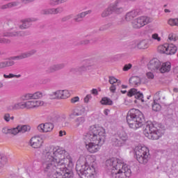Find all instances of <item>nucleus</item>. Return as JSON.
I'll use <instances>...</instances> for the list:
<instances>
[{
	"instance_id": "obj_64",
	"label": "nucleus",
	"mask_w": 178,
	"mask_h": 178,
	"mask_svg": "<svg viewBox=\"0 0 178 178\" xmlns=\"http://www.w3.org/2000/svg\"><path fill=\"white\" fill-rule=\"evenodd\" d=\"M91 94H92L93 95H98V90L92 89L91 90Z\"/></svg>"
},
{
	"instance_id": "obj_48",
	"label": "nucleus",
	"mask_w": 178,
	"mask_h": 178,
	"mask_svg": "<svg viewBox=\"0 0 178 178\" xmlns=\"http://www.w3.org/2000/svg\"><path fill=\"white\" fill-rule=\"evenodd\" d=\"M115 170H111V176L113 178H119V170H116V171H113Z\"/></svg>"
},
{
	"instance_id": "obj_5",
	"label": "nucleus",
	"mask_w": 178,
	"mask_h": 178,
	"mask_svg": "<svg viewBox=\"0 0 178 178\" xmlns=\"http://www.w3.org/2000/svg\"><path fill=\"white\" fill-rule=\"evenodd\" d=\"M129 0H116L102 12L101 17L105 18L108 17L111 15H113V13L115 15L123 13L124 10L123 6H126Z\"/></svg>"
},
{
	"instance_id": "obj_37",
	"label": "nucleus",
	"mask_w": 178,
	"mask_h": 178,
	"mask_svg": "<svg viewBox=\"0 0 178 178\" xmlns=\"http://www.w3.org/2000/svg\"><path fill=\"white\" fill-rule=\"evenodd\" d=\"M33 99V93L25 94L19 97V101H29Z\"/></svg>"
},
{
	"instance_id": "obj_43",
	"label": "nucleus",
	"mask_w": 178,
	"mask_h": 178,
	"mask_svg": "<svg viewBox=\"0 0 178 178\" xmlns=\"http://www.w3.org/2000/svg\"><path fill=\"white\" fill-rule=\"evenodd\" d=\"M53 65L54 66L56 72H58V70H62V69H64L65 66H66L65 63L55 64Z\"/></svg>"
},
{
	"instance_id": "obj_4",
	"label": "nucleus",
	"mask_w": 178,
	"mask_h": 178,
	"mask_svg": "<svg viewBox=\"0 0 178 178\" xmlns=\"http://www.w3.org/2000/svg\"><path fill=\"white\" fill-rule=\"evenodd\" d=\"M127 122L131 129L137 130V129H140L144 125L145 118H144V114L140 110L131 108L127 113Z\"/></svg>"
},
{
	"instance_id": "obj_3",
	"label": "nucleus",
	"mask_w": 178,
	"mask_h": 178,
	"mask_svg": "<svg viewBox=\"0 0 178 178\" xmlns=\"http://www.w3.org/2000/svg\"><path fill=\"white\" fill-rule=\"evenodd\" d=\"M106 165L109 170H118L119 178H127L131 176V170L127 168V165L120 159H111L106 161Z\"/></svg>"
},
{
	"instance_id": "obj_18",
	"label": "nucleus",
	"mask_w": 178,
	"mask_h": 178,
	"mask_svg": "<svg viewBox=\"0 0 178 178\" xmlns=\"http://www.w3.org/2000/svg\"><path fill=\"white\" fill-rule=\"evenodd\" d=\"M149 70L151 72H159L161 67V61L157 58H154L149 61V63L147 65Z\"/></svg>"
},
{
	"instance_id": "obj_2",
	"label": "nucleus",
	"mask_w": 178,
	"mask_h": 178,
	"mask_svg": "<svg viewBox=\"0 0 178 178\" xmlns=\"http://www.w3.org/2000/svg\"><path fill=\"white\" fill-rule=\"evenodd\" d=\"M86 148L90 154H95L99 151L106 140L105 129L98 125L90 126L88 132L83 137Z\"/></svg>"
},
{
	"instance_id": "obj_59",
	"label": "nucleus",
	"mask_w": 178,
	"mask_h": 178,
	"mask_svg": "<svg viewBox=\"0 0 178 178\" xmlns=\"http://www.w3.org/2000/svg\"><path fill=\"white\" fill-rule=\"evenodd\" d=\"M80 101V98L79 97H74L71 99L72 104H76V102H79Z\"/></svg>"
},
{
	"instance_id": "obj_14",
	"label": "nucleus",
	"mask_w": 178,
	"mask_h": 178,
	"mask_svg": "<svg viewBox=\"0 0 178 178\" xmlns=\"http://www.w3.org/2000/svg\"><path fill=\"white\" fill-rule=\"evenodd\" d=\"M63 12V7H58L56 8H44L40 10V15L42 16L49 15H58Z\"/></svg>"
},
{
	"instance_id": "obj_13",
	"label": "nucleus",
	"mask_w": 178,
	"mask_h": 178,
	"mask_svg": "<svg viewBox=\"0 0 178 178\" xmlns=\"http://www.w3.org/2000/svg\"><path fill=\"white\" fill-rule=\"evenodd\" d=\"M37 54V50L31 49L29 51L24 52L19 56H12L8 58V60H22V59H26L35 55Z\"/></svg>"
},
{
	"instance_id": "obj_49",
	"label": "nucleus",
	"mask_w": 178,
	"mask_h": 178,
	"mask_svg": "<svg viewBox=\"0 0 178 178\" xmlns=\"http://www.w3.org/2000/svg\"><path fill=\"white\" fill-rule=\"evenodd\" d=\"M88 44H90V40H83L78 42V45H88Z\"/></svg>"
},
{
	"instance_id": "obj_20",
	"label": "nucleus",
	"mask_w": 178,
	"mask_h": 178,
	"mask_svg": "<svg viewBox=\"0 0 178 178\" xmlns=\"http://www.w3.org/2000/svg\"><path fill=\"white\" fill-rule=\"evenodd\" d=\"M30 143L33 148H41L44 140L40 136H35L31 138Z\"/></svg>"
},
{
	"instance_id": "obj_42",
	"label": "nucleus",
	"mask_w": 178,
	"mask_h": 178,
	"mask_svg": "<svg viewBox=\"0 0 178 178\" xmlns=\"http://www.w3.org/2000/svg\"><path fill=\"white\" fill-rule=\"evenodd\" d=\"M53 65L54 66L56 72H58V70H62V69H64L65 66H66L65 63L55 64Z\"/></svg>"
},
{
	"instance_id": "obj_41",
	"label": "nucleus",
	"mask_w": 178,
	"mask_h": 178,
	"mask_svg": "<svg viewBox=\"0 0 178 178\" xmlns=\"http://www.w3.org/2000/svg\"><path fill=\"white\" fill-rule=\"evenodd\" d=\"M80 114L81 113H78L77 108H75V109L72 110L71 113H70L69 118H70V119H74L75 116H80Z\"/></svg>"
},
{
	"instance_id": "obj_40",
	"label": "nucleus",
	"mask_w": 178,
	"mask_h": 178,
	"mask_svg": "<svg viewBox=\"0 0 178 178\" xmlns=\"http://www.w3.org/2000/svg\"><path fill=\"white\" fill-rule=\"evenodd\" d=\"M111 27H112V23L104 24L99 27V31H106V30H108V29H111Z\"/></svg>"
},
{
	"instance_id": "obj_34",
	"label": "nucleus",
	"mask_w": 178,
	"mask_h": 178,
	"mask_svg": "<svg viewBox=\"0 0 178 178\" xmlns=\"http://www.w3.org/2000/svg\"><path fill=\"white\" fill-rule=\"evenodd\" d=\"M148 47V40H143L140 42H138V49H147Z\"/></svg>"
},
{
	"instance_id": "obj_11",
	"label": "nucleus",
	"mask_w": 178,
	"mask_h": 178,
	"mask_svg": "<svg viewBox=\"0 0 178 178\" xmlns=\"http://www.w3.org/2000/svg\"><path fill=\"white\" fill-rule=\"evenodd\" d=\"M160 54H165L166 55H175L177 51V47L173 44L165 43L158 47Z\"/></svg>"
},
{
	"instance_id": "obj_26",
	"label": "nucleus",
	"mask_w": 178,
	"mask_h": 178,
	"mask_svg": "<svg viewBox=\"0 0 178 178\" xmlns=\"http://www.w3.org/2000/svg\"><path fill=\"white\" fill-rule=\"evenodd\" d=\"M15 130H17V134H19V133L30 131V130H31V127L29 125H18L15 127Z\"/></svg>"
},
{
	"instance_id": "obj_62",
	"label": "nucleus",
	"mask_w": 178,
	"mask_h": 178,
	"mask_svg": "<svg viewBox=\"0 0 178 178\" xmlns=\"http://www.w3.org/2000/svg\"><path fill=\"white\" fill-rule=\"evenodd\" d=\"M147 79H154V74L152 72H147Z\"/></svg>"
},
{
	"instance_id": "obj_46",
	"label": "nucleus",
	"mask_w": 178,
	"mask_h": 178,
	"mask_svg": "<svg viewBox=\"0 0 178 178\" xmlns=\"http://www.w3.org/2000/svg\"><path fill=\"white\" fill-rule=\"evenodd\" d=\"M70 19H73V14H70V15H68L65 17H63L62 19H61V22L63 23H65V22H67L69 20H70Z\"/></svg>"
},
{
	"instance_id": "obj_17",
	"label": "nucleus",
	"mask_w": 178,
	"mask_h": 178,
	"mask_svg": "<svg viewBox=\"0 0 178 178\" xmlns=\"http://www.w3.org/2000/svg\"><path fill=\"white\" fill-rule=\"evenodd\" d=\"M37 129L38 131H40V133H48L54 130V124L51 122L40 124L38 126Z\"/></svg>"
},
{
	"instance_id": "obj_63",
	"label": "nucleus",
	"mask_w": 178,
	"mask_h": 178,
	"mask_svg": "<svg viewBox=\"0 0 178 178\" xmlns=\"http://www.w3.org/2000/svg\"><path fill=\"white\" fill-rule=\"evenodd\" d=\"M6 67L5 61L0 62V69H5Z\"/></svg>"
},
{
	"instance_id": "obj_50",
	"label": "nucleus",
	"mask_w": 178,
	"mask_h": 178,
	"mask_svg": "<svg viewBox=\"0 0 178 178\" xmlns=\"http://www.w3.org/2000/svg\"><path fill=\"white\" fill-rule=\"evenodd\" d=\"M6 67H10V66H14L15 65V61L12 60H9L8 61H4Z\"/></svg>"
},
{
	"instance_id": "obj_23",
	"label": "nucleus",
	"mask_w": 178,
	"mask_h": 178,
	"mask_svg": "<svg viewBox=\"0 0 178 178\" xmlns=\"http://www.w3.org/2000/svg\"><path fill=\"white\" fill-rule=\"evenodd\" d=\"M85 65H86L89 72L95 70V69H97V61L94 58L86 60Z\"/></svg>"
},
{
	"instance_id": "obj_44",
	"label": "nucleus",
	"mask_w": 178,
	"mask_h": 178,
	"mask_svg": "<svg viewBox=\"0 0 178 178\" xmlns=\"http://www.w3.org/2000/svg\"><path fill=\"white\" fill-rule=\"evenodd\" d=\"M168 24L170 26H178V18H171L168 20Z\"/></svg>"
},
{
	"instance_id": "obj_24",
	"label": "nucleus",
	"mask_w": 178,
	"mask_h": 178,
	"mask_svg": "<svg viewBox=\"0 0 178 178\" xmlns=\"http://www.w3.org/2000/svg\"><path fill=\"white\" fill-rule=\"evenodd\" d=\"M44 105V102L37 100H31L26 102V109H31L33 108H37V106H41Z\"/></svg>"
},
{
	"instance_id": "obj_28",
	"label": "nucleus",
	"mask_w": 178,
	"mask_h": 178,
	"mask_svg": "<svg viewBox=\"0 0 178 178\" xmlns=\"http://www.w3.org/2000/svg\"><path fill=\"white\" fill-rule=\"evenodd\" d=\"M22 35L23 33L22 31H10L3 33V37H22Z\"/></svg>"
},
{
	"instance_id": "obj_16",
	"label": "nucleus",
	"mask_w": 178,
	"mask_h": 178,
	"mask_svg": "<svg viewBox=\"0 0 178 178\" xmlns=\"http://www.w3.org/2000/svg\"><path fill=\"white\" fill-rule=\"evenodd\" d=\"M19 109H27L26 102L14 103L7 106V111H19Z\"/></svg>"
},
{
	"instance_id": "obj_39",
	"label": "nucleus",
	"mask_w": 178,
	"mask_h": 178,
	"mask_svg": "<svg viewBox=\"0 0 178 178\" xmlns=\"http://www.w3.org/2000/svg\"><path fill=\"white\" fill-rule=\"evenodd\" d=\"M33 99H40L44 97V93L42 92L38 91L35 93H32Z\"/></svg>"
},
{
	"instance_id": "obj_22",
	"label": "nucleus",
	"mask_w": 178,
	"mask_h": 178,
	"mask_svg": "<svg viewBox=\"0 0 178 178\" xmlns=\"http://www.w3.org/2000/svg\"><path fill=\"white\" fill-rule=\"evenodd\" d=\"M91 12L92 11L89 10L77 14L73 19L74 22H75V23H81V22H83L84 17L87 16V15L91 14Z\"/></svg>"
},
{
	"instance_id": "obj_33",
	"label": "nucleus",
	"mask_w": 178,
	"mask_h": 178,
	"mask_svg": "<svg viewBox=\"0 0 178 178\" xmlns=\"http://www.w3.org/2000/svg\"><path fill=\"white\" fill-rule=\"evenodd\" d=\"M86 122V118L85 117H79L74 120V129H79L81 124H83V123Z\"/></svg>"
},
{
	"instance_id": "obj_30",
	"label": "nucleus",
	"mask_w": 178,
	"mask_h": 178,
	"mask_svg": "<svg viewBox=\"0 0 178 178\" xmlns=\"http://www.w3.org/2000/svg\"><path fill=\"white\" fill-rule=\"evenodd\" d=\"M137 15H138V13H137V11L134 10L127 13L125 15L124 19L126 22H131V20H133L134 18L136 17V16H137Z\"/></svg>"
},
{
	"instance_id": "obj_61",
	"label": "nucleus",
	"mask_w": 178,
	"mask_h": 178,
	"mask_svg": "<svg viewBox=\"0 0 178 178\" xmlns=\"http://www.w3.org/2000/svg\"><path fill=\"white\" fill-rule=\"evenodd\" d=\"M124 24V19H123V18H120L118 21V22H117V24L118 25V26H122V25H123Z\"/></svg>"
},
{
	"instance_id": "obj_47",
	"label": "nucleus",
	"mask_w": 178,
	"mask_h": 178,
	"mask_svg": "<svg viewBox=\"0 0 178 178\" xmlns=\"http://www.w3.org/2000/svg\"><path fill=\"white\" fill-rule=\"evenodd\" d=\"M131 49H136V48L138 49V41H134L131 42L129 45Z\"/></svg>"
},
{
	"instance_id": "obj_58",
	"label": "nucleus",
	"mask_w": 178,
	"mask_h": 178,
	"mask_svg": "<svg viewBox=\"0 0 178 178\" xmlns=\"http://www.w3.org/2000/svg\"><path fill=\"white\" fill-rule=\"evenodd\" d=\"M152 38H153V40H157L158 41H161V37H159L158 33H154L152 35Z\"/></svg>"
},
{
	"instance_id": "obj_6",
	"label": "nucleus",
	"mask_w": 178,
	"mask_h": 178,
	"mask_svg": "<svg viewBox=\"0 0 178 178\" xmlns=\"http://www.w3.org/2000/svg\"><path fill=\"white\" fill-rule=\"evenodd\" d=\"M145 137L149 140H159L163 136L162 131L156 128V124L151 122L146 124V127L143 130Z\"/></svg>"
},
{
	"instance_id": "obj_29",
	"label": "nucleus",
	"mask_w": 178,
	"mask_h": 178,
	"mask_svg": "<svg viewBox=\"0 0 178 178\" xmlns=\"http://www.w3.org/2000/svg\"><path fill=\"white\" fill-rule=\"evenodd\" d=\"M170 62L163 63L162 65L160 66L159 72H160V73H166V72H170Z\"/></svg>"
},
{
	"instance_id": "obj_53",
	"label": "nucleus",
	"mask_w": 178,
	"mask_h": 178,
	"mask_svg": "<svg viewBox=\"0 0 178 178\" xmlns=\"http://www.w3.org/2000/svg\"><path fill=\"white\" fill-rule=\"evenodd\" d=\"M0 44H10V40L6 38H0Z\"/></svg>"
},
{
	"instance_id": "obj_60",
	"label": "nucleus",
	"mask_w": 178,
	"mask_h": 178,
	"mask_svg": "<svg viewBox=\"0 0 178 178\" xmlns=\"http://www.w3.org/2000/svg\"><path fill=\"white\" fill-rule=\"evenodd\" d=\"M35 0H22L21 2L24 5H27V3H31V2H34Z\"/></svg>"
},
{
	"instance_id": "obj_19",
	"label": "nucleus",
	"mask_w": 178,
	"mask_h": 178,
	"mask_svg": "<svg viewBox=\"0 0 178 178\" xmlns=\"http://www.w3.org/2000/svg\"><path fill=\"white\" fill-rule=\"evenodd\" d=\"M108 79V82L110 84H111V86L110 87V91L111 92L115 93L116 88H118V87L122 84V82L120 80L115 78V76H109Z\"/></svg>"
},
{
	"instance_id": "obj_35",
	"label": "nucleus",
	"mask_w": 178,
	"mask_h": 178,
	"mask_svg": "<svg viewBox=\"0 0 178 178\" xmlns=\"http://www.w3.org/2000/svg\"><path fill=\"white\" fill-rule=\"evenodd\" d=\"M161 104L158 103V99H154V104H152V110L154 111V112H158L161 110Z\"/></svg>"
},
{
	"instance_id": "obj_7",
	"label": "nucleus",
	"mask_w": 178,
	"mask_h": 178,
	"mask_svg": "<svg viewBox=\"0 0 178 178\" xmlns=\"http://www.w3.org/2000/svg\"><path fill=\"white\" fill-rule=\"evenodd\" d=\"M76 173L81 178H95V168L88 165V163L85 162L83 164H76Z\"/></svg>"
},
{
	"instance_id": "obj_38",
	"label": "nucleus",
	"mask_w": 178,
	"mask_h": 178,
	"mask_svg": "<svg viewBox=\"0 0 178 178\" xmlns=\"http://www.w3.org/2000/svg\"><path fill=\"white\" fill-rule=\"evenodd\" d=\"M102 105H112L113 102L111 100V99L108 97H103L101 100Z\"/></svg>"
},
{
	"instance_id": "obj_56",
	"label": "nucleus",
	"mask_w": 178,
	"mask_h": 178,
	"mask_svg": "<svg viewBox=\"0 0 178 178\" xmlns=\"http://www.w3.org/2000/svg\"><path fill=\"white\" fill-rule=\"evenodd\" d=\"M91 98H92V96L90 94V95H87L86 96V97L84 98V102L86 104H88L90 99H91Z\"/></svg>"
},
{
	"instance_id": "obj_25",
	"label": "nucleus",
	"mask_w": 178,
	"mask_h": 178,
	"mask_svg": "<svg viewBox=\"0 0 178 178\" xmlns=\"http://www.w3.org/2000/svg\"><path fill=\"white\" fill-rule=\"evenodd\" d=\"M71 73H83V72H90V70L86 67V64L80 66L72 67L70 69Z\"/></svg>"
},
{
	"instance_id": "obj_57",
	"label": "nucleus",
	"mask_w": 178,
	"mask_h": 178,
	"mask_svg": "<svg viewBox=\"0 0 178 178\" xmlns=\"http://www.w3.org/2000/svg\"><path fill=\"white\" fill-rule=\"evenodd\" d=\"M47 72H48L49 73H55V72H56V70H55L54 65H53L50 66V67L48 68Z\"/></svg>"
},
{
	"instance_id": "obj_8",
	"label": "nucleus",
	"mask_w": 178,
	"mask_h": 178,
	"mask_svg": "<svg viewBox=\"0 0 178 178\" xmlns=\"http://www.w3.org/2000/svg\"><path fill=\"white\" fill-rule=\"evenodd\" d=\"M136 159L139 163H143L144 165L148 162L149 159V149L145 146H137L134 149Z\"/></svg>"
},
{
	"instance_id": "obj_36",
	"label": "nucleus",
	"mask_w": 178,
	"mask_h": 178,
	"mask_svg": "<svg viewBox=\"0 0 178 178\" xmlns=\"http://www.w3.org/2000/svg\"><path fill=\"white\" fill-rule=\"evenodd\" d=\"M8 162V158L6 156L0 154V169H2L6 163Z\"/></svg>"
},
{
	"instance_id": "obj_9",
	"label": "nucleus",
	"mask_w": 178,
	"mask_h": 178,
	"mask_svg": "<svg viewBox=\"0 0 178 178\" xmlns=\"http://www.w3.org/2000/svg\"><path fill=\"white\" fill-rule=\"evenodd\" d=\"M127 140H129L127 134H126L124 131L121 130L113 136L111 138V144L113 147H123V145L126 144Z\"/></svg>"
},
{
	"instance_id": "obj_10",
	"label": "nucleus",
	"mask_w": 178,
	"mask_h": 178,
	"mask_svg": "<svg viewBox=\"0 0 178 178\" xmlns=\"http://www.w3.org/2000/svg\"><path fill=\"white\" fill-rule=\"evenodd\" d=\"M152 18L147 16H141L133 20L132 26L134 29H141V27L147 26L148 23H152Z\"/></svg>"
},
{
	"instance_id": "obj_27",
	"label": "nucleus",
	"mask_w": 178,
	"mask_h": 178,
	"mask_svg": "<svg viewBox=\"0 0 178 178\" xmlns=\"http://www.w3.org/2000/svg\"><path fill=\"white\" fill-rule=\"evenodd\" d=\"M19 5L18 1H11L8 2L0 7V9L5 10L6 9H12V8H16Z\"/></svg>"
},
{
	"instance_id": "obj_54",
	"label": "nucleus",
	"mask_w": 178,
	"mask_h": 178,
	"mask_svg": "<svg viewBox=\"0 0 178 178\" xmlns=\"http://www.w3.org/2000/svg\"><path fill=\"white\" fill-rule=\"evenodd\" d=\"M3 119L6 122H10V114L7 113L6 114H4L3 115Z\"/></svg>"
},
{
	"instance_id": "obj_55",
	"label": "nucleus",
	"mask_w": 178,
	"mask_h": 178,
	"mask_svg": "<svg viewBox=\"0 0 178 178\" xmlns=\"http://www.w3.org/2000/svg\"><path fill=\"white\" fill-rule=\"evenodd\" d=\"M77 109L78 113H81L80 115H83L86 112V108L84 107H81V108H76Z\"/></svg>"
},
{
	"instance_id": "obj_52",
	"label": "nucleus",
	"mask_w": 178,
	"mask_h": 178,
	"mask_svg": "<svg viewBox=\"0 0 178 178\" xmlns=\"http://www.w3.org/2000/svg\"><path fill=\"white\" fill-rule=\"evenodd\" d=\"M131 67H133V65H131V63L126 64L122 68V70H124V72H127L130 70Z\"/></svg>"
},
{
	"instance_id": "obj_32",
	"label": "nucleus",
	"mask_w": 178,
	"mask_h": 178,
	"mask_svg": "<svg viewBox=\"0 0 178 178\" xmlns=\"http://www.w3.org/2000/svg\"><path fill=\"white\" fill-rule=\"evenodd\" d=\"M129 84L134 87H138L141 84V79L138 76H132L129 79Z\"/></svg>"
},
{
	"instance_id": "obj_45",
	"label": "nucleus",
	"mask_w": 178,
	"mask_h": 178,
	"mask_svg": "<svg viewBox=\"0 0 178 178\" xmlns=\"http://www.w3.org/2000/svg\"><path fill=\"white\" fill-rule=\"evenodd\" d=\"M3 76L4 77V79H13V77H16L17 79H19V77H22L21 74H9L8 75H7L6 74H4L3 75Z\"/></svg>"
},
{
	"instance_id": "obj_1",
	"label": "nucleus",
	"mask_w": 178,
	"mask_h": 178,
	"mask_svg": "<svg viewBox=\"0 0 178 178\" xmlns=\"http://www.w3.org/2000/svg\"><path fill=\"white\" fill-rule=\"evenodd\" d=\"M42 168L50 178L73 177V161L65 149L60 147H47L44 151Z\"/></svg>"
},
{
	"instance_id": "obj_31",
	"label": "nucleus",
	"mask_w": 178,
	"mask_h": 178,
	"mask_svg": "<svg viewBox=\"0 0 178 178\" xmlns=\"http://www.w3.org/2000/svg\"><path fill=\"white\" fill-rule=\"evenodd\" d=\"M3 134H11L12 136H17V129L15 128L9 129L8 127H4L1 130Z\"/></svg>"
},
{
	"instance_id": "obj_51",
	"label": "nucleus",
	"mask_w": 178,
	"mask_h": 178,
	"mask_svg": "<svg viewBox=\"0 0 178 178\" xmlns=\"http://www.w3.org/2000/svg\"><path fill=\"white\" fill-rule=\"evenodd\" d=\"M49 5L50 6H56L57 5H59L58 0H49Z\"/></svg>"
},
{
	"instance_id": "obj_21",
	"label": "nucleus",
	"mask_w": 178,
	"mask_h": 178,
	"mask_svg": "<svg viewBox=\"0 0 178 178\" xmlns=\"http://www.w3.org/2000/svg\"><path fill=\"white\" fill-rule=\"evenodd\" d=\"M127 95L128 97H133V95H134L136 99H140L142 102H144V95L136 88H131L129 90Z\"/></svg>"
},
{
	"instance_id": "obj_15",
	"label": "nucleus",
	"mask_w": 178,
	"mask_h": 178,
	"mask_svg": "<svg viewBox=\"0 0 178 178\" xmlns=\"http://www.w3.org/2000/svg\"><path fill=\"white\" fill-rule=\"evenodd\" d=\"M33 22H37V19L26 18L22 19L20 21L21 24H19V29H20V30H26L27 29H30L31 27V23H33Z\"/></svg>"
},
{
	"instance_id": "obj_12",
	"label": "nucleus",
	"mask_w": 178,
	"mask_h": 178,
	"mask_svg": "<svg viewBox=\"0 0 178 178\" xmlns=\"http://www.w3.org/2000/svg\"><path fill=\"white\" fill-rule=\"evenodd\" d=\"M49 97L51 99H66L70 97V93L68 90H57L50 93Z\"/></svg>"
}]
</instances>
